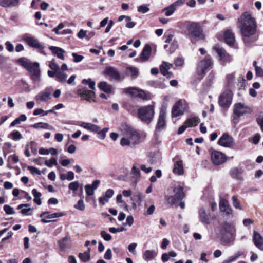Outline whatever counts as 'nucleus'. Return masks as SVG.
Listing matches in <instances>:
<instances>
[{"label": "nucleus", "instance_id": "0eeeda50", "mask_svg": "<svg viewBox=\"0 0 263 263\" xmlns=\"http://www.w3.org/2000/svg\"><path fill=\"white\" fill-rule=\"evenodd\" d=\"M173 192L175 193L174 196H166L165 199L168 204L172 205H175L177 206L178 202L181 200L185 197L183 188L180 185H177L174 187Z\"/></svg>", "mask_w": 263, "mask_h": 263}, {"label": "nucleus", "instance_id": "338daca9", "mask_svg": "<svg viewBox=\"0 0 263 263\" xmlns=\"http://www.w3.org/2000/svg\"><path fill=\"white\" fill-rule=\"evenodd\" d=\"M174 64L176 66H181L184 64V59L182 57H178L175 60Z\"/></svg>", "mask_w": 263, "mask_h": 263}, {"label": "nucleus", "instance_id": "13d9d810", "mask_svg": "<svg viewBox=\"0 0 263 263\" xmlns=\"http://www.w3.org/2000/svg\"><path fill=\"white\" fill-rule=\"evenodd\" d=\"M4 210L8 215H13L15 213L13 208L8 205H5L4 206Z\"/></svg>", "mask_w": 263, "mask_h": 263}, {"label": "nucleus", "instance_id": "37998d69", "mask_svg": "<svg viewBox=\"0 0 263 263\" xmlns=\"http://www.w3.org/2000/svg\"><path fill=\"white\" fill-rule=\"evenodd\" d=\"M235 76L232 73L228 75L227 77V85L229 87H232L234 83Z\"/></svg>", "mask_w": 263, "mask_h": 263}, {"label": "nucleus", "instance_id": "864d4df0", "mask_svg": "<svg viewBox=\"0 0 263 263\" xmlns=\"http://www.w3.org/2000/svg\"><path fill=\"white\" fill-rule=\"evenodd\" d=\"M45 164L48 167H51L53 165H57V161L55 158H51L50 159L46 160L45 161Z\"/></svg>", "mask_w": 263, "mask_h": 263}, {"label": "nucleus", "instance_id": "7c9ffc66", "mask_svg": "<svg viewBox=\"0 0 263 263\" xmlns=\"http://www.w3.org/2000/svg\"><path fill=\"white\" fill-rule=\"evenodd\" d=\"M126 74L132 77L133 79H135L138 76V69L133 66L128 67L126 69Z\"/></svg>", "mask_w": 263, "mask_h": 263}, {"label": "nucleus", "instance_id": "39448f33", "mask_svg": "<svg viewBox=\"0 0 263 263\" xmlns=\"http://www.w3.org/2000/svg\"><path fill=\"white\" fill-rule=\"evenodd\" d=\"M220 235L222 243L230 244L233 242L236 236L235 226L228 222H224L221 225Z\"/></svg>", "mask_w": 263, "mask_h": 263}, {"label": "nucleus", "instance_id": "ddd939ff", "mask_svg": "<svg viewBox=\"0 0 263 263\" xmlns=\"http://www.w3.org/2000/svg\"><path fill=\"white\" fill-rule=\"evenodd\" d=\"M77 93L81 97L82 99L85 100L89 102H95V93L91 90L85 88H80L77 90Z\"/></svg>", "mask_w": 263, "mask_h": 263}, {"label": "nucleus", "instance_id": "4d7b16f0", "mask_svg": "<svg viewBox=\"0 0 263 263\" xmlns=\"http://www.w3.org/2000/svg\"><path fill=\"white\" fill-rule=\"evenodd\" d=\"M28 170L30 171V172L31 173L32 175H40L41 174L40 170L35 167L32 166H28Z\"/></svg>", "mask_w": 263, "mask_h": 263}, {"label": "nucleus", "instance_id": "4468645a", "mask_svg": "<svg viewBox=\"0 0 263 263\" xmlns=\"http://www.w3.org/2000/svg\"><path fill=\"white\" fill-rule=\"evenodd\" d=\"M212 61L209 56L206 57L203 60L200 61L197 67V72L198 74H203L205 70L212 65Z\"/></svg>", "mask_w": 263, "mask_h": 263}, {"label": "nucleus", "instance_id": "0e129e2a", "mask_svg": "<svg viewBox=\"0 0 263 263\" xmlns=\"http://www.w3.org/2000/svg\"><path fill=\"white\" fill-rule=\"evenodd\" d=\"M137 246L136 243H133L128 245V251L133 254H136V248Z\"/></svg>", "mask_w": 263, "mask_h": 263}, {"label": "nucleus", "instance_id": "79ce46f5", "mask_svg": "<svg viewBox=\"0 0 263 263\" xmlns=\"http://www.w3.org/2000/svg\"><path fill=\"white\" fill-rule=\"evenodd\" d=\"M132 173L133 176L136 179H139L140 177V171L139 167H137L136 165H134L132 169Z\"/></svg>", "mask_w": 263, "mask_h": 263}, {"label": "nucleus", "instance_id": "a18cd8bd", "mask_svg": "<svg viewBox=\"0 0 263 263\" xmlns=\"http://www.w3.org/2000/svg\"><path fill=\"white\" fill-rule=\"evenodd\" d=\"M149 8L146 4H143L138 7L137 11L138 12L145 14L149 11Z\"/></svg>", "mask_w": 263, "mask_h": 263}, {"label": "nucleus", "instance_id": "2f4dec72", "mask_svg": "<svg viewBox=\"0 0 263 263\" xmlns=\"http://www.w3.org/2000/svg\"><path fill=\"white\" fill-rule=\"evenodd\" d=\"M157 255V252L155 250H146L143 253V258L145 260H152Z\"/></svg>", "mask_w": 263, "mask_h": 263}, {"label": "nucleus", "instance_id": "c756f323", "mask_svg": "<svg viewBox=\"0 0 263 263\" xmlns=\"http://www.w3.org/2000/svg\"><path fill=\"white\" fill-rule=\"evenodd\" d=\"M80 126L85 129L95 133L98 132L100 130V127L99 126L90 123L82 122L80 124Z\"/></svg>", "mask_w": 263, "mask_h": 263}, {"label": "nucleus", "instance_id": "dca6fc26", "mask_svg": "<svg viewBox=\"0 0 263 263\" xmlns=\"http://www.w3.org/2000/svg\"><path fill=\"white\" fill-rule=\"evenodd\" d=\"M218 144L223 147H231L234 145V141L231 136L228 134H224L219 139Z\"/></svg>", "mask_w": 263, "mask_h": 263}, {"label": "nucleus", "instance_id": "c9c22d12", "mask_svg": "<svg viewBox=\"0 0 263 263\" xmlns=\"http://www.w3.org/2000/svg\"><path fill=\"white\" fill-rule=\"evenodd\" d=\"M199 122V118L197 117H194L186 120L185 124L188 127L196 126Z\"/></svg>", "mask_w": 263, "mask_h": 263}, {"label": "nucleus", "instance_id": "a19ab883", "mask_svg": "<svg viewBox=\"0 0 263 263\" xmlns=\"http://www.w3.org/2000/svg\"><path fill=\"white\" fill-rule=\"evenodd\" d=\"M82 83L85 85H88L89 87L92 90L95 89V82L91 79H88V80L83 79Z\"/></svg>", "mask_w": 263, "mask_h": 263}, {"label": "nucleus", "instance_id": "2eb2a0df", "mask_svg": "<svg viewBox=\"0 0 263 263\" xmlns=\"http://www.w3.org/2000/svg\"><path fill=\"white\" fill-rule=\"evenodd\" d=\"M213 49L217 52L220 60L223 62H229L232 60L231 57L227 53L226 51L223 48L220 47L219 45H215Z\"/></svg>", "mask_w": 263, "mask_h": 263}, {"label": "nucleus", "instance_id": "a211bd4d", "mask_svg": "<svg viewBox=\"0 0 263 263\" xmlns=\"http://www.w3.org/2000/svg\"><path fill=\"white\" fill-rule=\"evenodd\" d=\"M104 73L110 77V80L119 81L121 76L118 70L113 67H107L104 70Z\"/></svg>", "mask_w": 263, "mask_h": 263}, {"label": "nucleus", "instance_id": "c85d7f7f", "mask_svg": "<svg viewBox=\"0 0 263 263\" xmlns=\"http://www.w3.org/2000/svg\"><path fill=\"white\" fill-rule=\"evenodd\" d=\"M35 129H46L50 130H54V128L48 123L44 122H38L31 125Z\"/></svg>", "mask_w": 263, "mask_h": 263}, {"label": "nucleus", "instance_id": "aec40b11", "mask_svg": "<svg viewBox=\"0 0 263 263\" xmlns=\"http://www.w3.org/2000/svg\"><path fill=\"white\" fill-rule=\"evenodd\" d=\"M151 47L149 45H146L143 48L140 56L139 58L135 59L136 61H140L141 62H145L148 60L151 54Z\"/></svg>", "mask_w": 263, "mask_h": 263}, {"label": "nucleus", "instance_id": "e433bc0d", "mask_svg": "<svg viewBox=\"0 0 263 263\" xmlns=\"http://www.w3.org/2000/svg\"><path fill=\"white\" fill-rule=\"evenodd\" d=\"M32 194L34 196L33 201L35 202L37 205H40L41 204L42 202L41 200V193L38 192L35 189H34L32 191Z\"/></svg>", "mask_w": 263, "mask_h": 263}, {"label": "nucleus", "instance_id": "58836bf2", "mask_svg": "<svg viewBox=\"0 0 263 263\" xmlns=\"http://www.w3.org/2000/svg\"><path fill=\"white\" fill-rule=\"evenodd\" d=\"M8 137L12 139L14 141H17L22 138V136L20 132L14 131L11 132L9 135Z\"/></svg>", "mask_w": 263, "mask_h": 263}, {"label": "nucleus", "instance_id": "bf43d9fd", "mask_svg": "<svg viewBox=\"0 0 263 263\" xmlns=\"http://www.w3.org/2000/svg\"><path fill=\"white\" fill-rule=\"evenodd\" d=\"M34 116L41 115L44 116L47 115V112L41 108L35 109L33 113Z\"/></svg>", "mask_w": 263, "mask_h": 263}, {"label": "nucleus", "instance_id": "7ed1b4c3", "mask_svg": "<svg viewBox=\"0 0 263 263\" xmlns=\"http://www.w3.org/2000/svg\"><path fill=\"white\" fill-rule=\"evenodd\" d=\"M17 62L28 71L33 82H37L40 81L41 72L40 64L38 62H32L29 59L24 57L18 59Z\"/></svg>", "mask_w": 263, "mask_h": 263}, {"label": "nucleus", "instance_id": "680f3d73", "mask_svg": "<svg viewBox=\"0 0 263 263\" xmlns=\"http://www.w3.org/2000/svg\"><path fill=\"white\" fill-rule=\"evenodd\" d=\"M72 56L73 57V58H74L73 61L76 63L80 62L82 61L83 60V59H84L83 56L79 55L76 53H72Z\"/></svg>", "mask_w": 263, "mask_h": 263}, {"label": "nucleus", "instance_id": "412c9836", "mask_svg": "<svg viewBox=\"0 0 263 263\" xmlns=\"http://www.w3.org/2000/svg\"><path fill=\"white\" fill-rule=\"evenodd\" d=\"M114 195V191L112 189H108L105 193L104 195L99 197L98 200L99 203L102 205H105L109 202V199Z\"/></svg>", "mask_w": 263, "mask_h": 263}, {"label": "nucleus", "instance_id": "e2e57ef3", "mask_svg": "<svg viewBox=\"0 0 263 263\" xmlns=\"http://www.w3.org/2000/svg\"><path fill=\"white\" fill-rule=\"evenodd\" d=\"M257 122L259 125L261 130L263 132V112H260L259 117L257 119Z\"/></svg>", "mask_w": 263, "mask_h": 263}, {"label": "nucleus", "instance_id": "f03ea898", "mask_svg": "<svg viewBox=\"0 0 263 263\" xmlns=\"http://www.w3.org/2000/svg\"><path fill=\"white\" fill-rule=\"evenodd\" d=\"M120 129L123 134L126 137L121 139L120 144L122 146L129 145L130 144H136L139 142L140 137L136 129L125 123L121 125Z\"/></svg>", "mask_w": 263, "mask_h": 263}, {"label": "nucleus", "instance_id": "f257e3e1", "mask_svg": "<svg viewBox=\"0 0 263 263\" xmlns=\"http://www.w3.org/2000/svg\"><path fill=\"white\" fill-rule=\"evenodd\" d=\"M238 25L245 43H250L249 37L256 32L257 25L254 18L245 12L238 20Z\"/></svg>", "mask_w": 263, "mask_h": 263}, {"label": "nucleus", "instance_id": "f3484780", "mask_svg": "<svg viewBox=\"0 0 263 263\" xmlns=\"http://www.w3.org/2000/svg\"><path fill=\"white\" fill-rule=\"evenodd\" d=\"M24 42L30 47L40 50L44 49V46L38 41V40L33 36H26L24 39Z\"/></svg>", "mask_w": 263, "mask_h": 263}, {"label": "nucleus", "instance_id": "ea45409f", "mask_svg": "<svg viewBox=\"0 0 263 263\" xmlns=\"http://www.w3.org/2000/svg\"><path fill=\"white\" fill-rule=\"evenodd\" d=\"M175 8H174L171 5H170V6L164 8L162 10V11H165V14L166 16L168 17L171 16L175 11Z\"/></svg>", "mask_w": 263, "mask_h": 263}, {"label": "nucleus", "instance_id": "6ab92c4d", "mask_svg": "<svg viewBox=\"0 0 263 263\" xmlns=\"http://www.w3.org/2000/svg\"><path fill=\"white\" fill-rule=\"evenodd\" d=\"M166 111L164 109H161L160 111L157 124V128L159 130H162L166 126Z\"/></svg>", "mask_w": 263, "mask_h": 263}, {"label": "nucleus", "instance_id": "4be33fe9", "mask_svg": "<svg viewBox=\"0 0 263 263\" xmlns=\"http://www.w3.org/2000/svg\"><path fill=\"white\" fill-rule=\"evenodd\" d=\"M224 39L228 45L233 46L235 42L234 33L231 30H226L224 33Z\"/></svg>", "mask_w": 263, "mask_h": 263}, {"label": "nucleus", "instance_id": "20e7f679", "mask_svg": "<svg viewBox=\"0 0 263 263\" xmlns=\"http://www.w3.org/2000/svg\"><path fill=\"white\" fill-rule=\"evenodd\" d=\"M186 29L187 35L192 43L205 39L203 29L199 22H186Z\"/></svg>", "mask_w": 263, "mask_h": 263}, {"label": "nucleus", "instance_id": "9d476101", "mask_svg": "<svg viewBox=\"0 0 263 263\" xmlns=\"http://www.w3.org/2000/svg\"><path fill=\"white\" fill-rule=\"evenodd\" d=\"M53 90V89L52 87H47L44 90L40 91L35 97L36 103L40 104L46 102L50 99Z\"/></svg>", "mask_w": 263, "mask_h": 263}, {"label": "nucleus", "instance_id": "8fccbe9b", "mask_svg": "<svg viewBox=\"0 0 263 263\" xmlns=\"http://www.w3.org/2000/svg\"><path fill=\"white\" fill-rule=\"evenodd\" d=\"M49 67L53 70L58 71L60 70L59 66L55 63L54 59H52L49 64Z\"/></svg>", "mask_w": 263, "mask_h": 263}, {"label": "nucleus", "instance_id": "6e6d98bb", "mask_svg": "<svg viewBox=\"0 0 263 263\" xmlns=\"http://www.w3.org/2000/svg\"><path fill=\"white\" fill-rule=\"evenodd\" d=\"M64 215V214L61 212H57L52 214H50L49 212V214H47L46 215V217L49 219L54 218L57 217H60Z\"/></svg>", "mask_w": 263, "mask_h": 263}, {"label": "nucleus", "instance_id": "473e14b6", "mask_svg": "<svg viewBox=\"0 0 263 263\" xmlns=\"http://www.w3.org/2000/svg\"><path fill=\"white\" fill-rule=\"evenodd\" d=\"M29 204H21L17 206L18 209H21V213L24 215H31L32 214L29 212L32 211V209L29 208Z\"/></svg>", "mask_w": 263, "mask_h": 263}, {"label": "nucleus", "instance_id": "5701e85b", "mask_svg": "<svg viewBox=\"0 0 263 263\" xmlns=\"http://www.w3.org/2000/svg\"><path fill=\"white\" fill-rule=\"evenodd\" d=\"M220 211L225 213L227 215L232 214V209L227 200L222 199L219 203Z\"/></svg>", "mask_w": 263, "mask_h": 263}, {"label": "nucleus", "instance_id": "f8f14e48", "mask_svg": "<svg viewBox=\"0 0 263 263\" xmlns=\"http://www.w3.org/2000/svg\"><path fill=\"white\" fill-rule=\"evenodd\" d=\"M211 158L213 163L215 165L222 164L227 160V157L224 154L215 150L211 152Z\"/></svg>", "mask_w": 263, "mask_h": 263}, {"label": "nucleus", "instance_id": "cd10ccee", "mask_svg": "<svg viewBox=\"0 0 263 263\" xmlns=\"http://www.w3.org/2000/svg\"><path fill=\"white\" fill-rule=\"evenodd\" d=\"M173 172L174 174L178 175H182L183 174L184 169L182 161H178L174 164Z\"/></svg>", "mask_w": 263, "mask_h": 263}, {"label": "nucleus", "instance_id": "49530a36", "mask_svg": "<svg viewBox=\"0 0 263 263\" xmlns=\"http://www.w3.org/2000/svg\"><path fill=\"white\" fill-rule=\"evenodd\" d=\"M74 208L80 211H84L85 208L83 198L80 199L76 204L74 206Z\"/></svg>", "mask_w": 263, "mask_h": 263}, {"label": "nucleus", "instance_id": "a878e982", "mask_svg": "<svg viewBox=\"0 0 263 263\" xmlns=\"http://www.w3.org/2000/svg\"><path fill=\"white\" fill-rule=\"evenodd\" d=\"M253 241L257 248L260 250H263V238L256 232H254Z\"/></svg>", "mask_w": 263, "mask_h": 263}, {"label": "nucleus", "instance_id": "3c124183", "mask_svg": "<svg viewBox=\"0 0 263 263\" xmlns=\"http://www.w3.org/2000/svg\"><path fill=\"white\" fill-rule=\"evenodd\" d=\"M79 187V183L78 181L70 182L68 185V188L70 190L73 192L77 191Z\"/></svg>", "mask_w": 263, "mask_h": 263}, {"label": "nucleus", "instance_id": "bb28decb", "mask_svg": "<svg viewBox=\"0 0 263 263\" xmlns=\"http://www.w3.org/2000/svg\"><path fill=\"white\" fill-rule=\"evenodd\" d=\"M49 49L51 51L52 54L57 56L58 58L62 60L64 59V53H65V51L63 49L52 46L49 47Z\"/></svg>", "mask_w": 263, "mask_h": 263}, {"label": "nucleus", "instance_id": "052dcab7", "mask_svg": "<svg viewBox=\"0 0 263 263\" xmlns=\"http://www.w3.org/2000/svg\"><path fill=\"white\" fill-rule=\"evenodd\" d=\"M101 236L105 241H110L112 237L111 236L107 233L105 231H102L100 233Z\"/></svg>", "mask_w": 263, "mask_h": 263}, {"label": "nucleus", "instance_id": "393cba45", "mask_svg": "<svg viewBox=\"0 0 263 263\" xmlns=\"http://www.w3.org/2000/svg\"><path fill=\"white\" fill-rule=\"evenodd\" d=\"M20 0H0V6L4 8L17 7Z\"/></svg>", "mask_w": 263, "mask_h": 263}, {"label": "nucleus", "instance_id": "69168bd1", "mask_svg": "<svg viewBox=\"0 0 263 263\" xmlns=\"http://www.w3.org/2000/svg\"><path fill=\"white\" fill-rule=\"evenodd\" d=\"M86 193L88 196L92 195L94 193V189L90 185L85 186Z\"/></svg>", "mask_w": 263, "mask_h": 263}, {"label": "nucleus", "instance_id": "9b49d317", "mask_svg": "<svg viewBox=\"0 0 263 263\" xmlns=\"http://www.w3.org/2000/svg\"><path fill=\"white\" fill-rule=\"evenodd\" d=\"M232 93L230 90L223 92L219 98V105L223 108H228L232 103Z\"/></svg>", "mask_w": 263, "mask_h": 263}, {"label": "nucleus", "instance_id": "5fc2aeb1", "mask_svg": "<svg viewBox=\"0 0 263 263\" xmlns=\"http://www.w3.org/2000/svg\"><path fill=\"white\" fill-rule=\"evenodd\" d=\"M232 201H233V206L236 209H239L240 210H241L242 208L240 206V203L238 199H237V197L235 196H233L232 198Z\"/></svg>", "mask_w": 263, "mask_h": 263}, {"label": "nucleus", "instance_id": "c03bdc74", "mask_svg": "<svg viewBox=\"0 0 263 263\" xmlns=\"http://www.w3.org/2000/svg\"><path fill=\"white\" fill-rule=\"evenodd\" d=\"M241 255V253L240 252H237L234 255L230 256L227 260H224L223 263H231L235 261L238 257Z\"/></svg>", "mask_w": 263, "mask_h": 263}, {"label": "nucleus", "instance_id": "4c0bfd02", "mask_svg": "<svg viewBox=\"0 0 263 263\" xmlns=\"http://www.w3.org/2000/svg\"><path fill=\"white\" fill-rule=\"evenodd\" d=\"M56 78L58 82L61 83H64L66 80L67 76L65 73L62 72L61 70H59L58 71H57Z\"/></svg>", "mask_w": 263, "mask_h": 263}, {"label": "nucleus", "instance_id": "72a5a7b5", "mask_svg": "<svg viewBox=\"0 0 263 263\" xmlns=\"http://www.w3.org/2000/svg\"><path fill=\"white\" fill-rule=\"evenodd\" d=\"M98 87L101 90L106 93H110L111 92V86L106 82H101L98 84Z\"/></svg>", "mask_w": 263, "mask_h": 263}, {"label": "nucleus", "instance_id": "6e6552de", "mask_svg": "<svg viewBox=\"0 0 263 263\" xmlns=\"http://www.w3.org/2000/svg\"><path fill=\"white\" fill-rule=\"evenodd\" d=\"M188 107L185 100H179L173 106L172 109V117L175 118L182 115Z\"/></svg>", "mask_w": 263, "mask_h": 263}, {"label": "nucleus", "instance_id": "423d86ee", "mask_svg": "<svg viewBox=\"0 0 263 263\" xmlns=\"http://www.w3.org/2000/svg\"><path fill=\"white\" fill-rule=\"evenodd\" d=\"M155 115L154 107L152 105H147L140 107L138 110V118L143 123L147 124L153 121Z\"/></svg>", "mask_w": 263, "mask_h": 263}, {"label": "nucleus", "instance_id": "b1692460", "mask_svg": "<svg viewBox=\"0 0 263 263\" xmlns=\"http://www.w3.org/2000/svg\"><path fill=\"white\" fill-rule=\"evenodd\" d=\"M199 216L200 221L203 224H209L210 223V216L206 213L204 208H202L199 210Z\"/></svg>", "mask_w": 263, "mask_h": 263}, {"label": "nucleus", "instance_id": "603ef678", "mask_svg": "<svg viewBox=\"0 0 263 263\" xmlns=\"http://www.w3.org/2000/svg\"><path fill=\"white\" fill-rule=\"evenodd\" d=\"M241 173L242 171L241 170L236 168L231 171V175L233 177L237 178L240 180H242V178L239 177V176Z\"/></svg>", "mask_w": 263, "mask_h": 263}, {"label": "nucleus", "instance_id": "1a4fd4ad", "mask_svg": "<svg viewBox=\"0 0 263 263\" xmlns=\"http://www.w3.org/2000/svg\"><path fill=\"white\" fill-rule=\"evenodd\" d=\"M251 112V109L248 106H245L241 103L235 105L233 109V118L236 119L240 117Z\"/></svg>", "mask_w": 263, "mask_h": 263}, {"label": "nucleus", "instance_id": "f704fd0d", "mask_svg": "<svg viewBox=\"0 0 263 263\" xmlns=\"http://www.w3.org/2000/svg\"><path fill=\"white\" fill-rule=\"evenodd\" d=\"M90 248H88L87 251L84 253H80L79 254V257L80 259L84 262H88L90 259Z\"/></svg>", "mask_w": 263, "mask_h": 263}, {"label": "nucleus", "instance_id": "de8ad7c7", "mask_svg": "<svg viewBox=\"0 0 263 263\" xmlns=\"http://www.w3.org/2000/svg\"><path fill=\"white\" fill-rule=\"evenodd\" d=\"M160 72L163 76H167L168 78L171 77L172 73L168 71V69L164 66L161 65L160 67Z\"/></svg>", "mask_w": 263, "mask_h": 263}, {"label": "nucleus", "instance_id": "774afa93", "mask_svg": "<svg viewBox=\"0 0 263 263\" xmlns=\"http://www.w3.org/2000/svg\"><path fill=\"white\" fill-rule=\"evenodd\" d=\"M255 73L257 76L262 77H263V69L260 67L255 66Z\"/></svg>", "mask_w": 263, "mask_h": 263}, {"label": "nucleus", "instance_id": "09e8293b", "mask_svg": "<svg viewBox=\"0 0 263 263\" xmlns=\"http://www.w3.org/2000/svg\"><path fill=\"white\" fill-rule=\"evenodd\" d=\"M124 92L132 96H136L137 92H138V89L135 87H129L126 88Z\"/></svg>", "mask_w": 263, "mask_h": 263}]
</instances>
